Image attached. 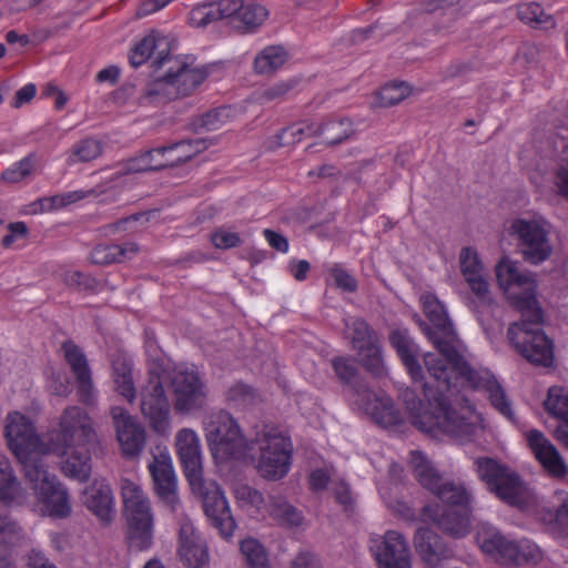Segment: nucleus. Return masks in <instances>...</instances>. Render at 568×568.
I'll return each instance as SVG.
<instances>
[{"label":"nucleus","instance_id":"nucleus-1","mask_svg":"<svg viewBox=\"0 0 568 568\" xmlns=\"http://www.w3.org/2000/svg\"><path fill=\"white\" fill-rule=\"evenodd\" d=\"M206 440L219 462L240 460L257 449L256 468L265 479H282L290 470L293 452L291 439L274 427L265 426L248 440L242 435L236 420L227 412L221 410L210 418Z\"/></svg>","mask_w":568,"mask_h":568},{"label":"nucleus","instance_id":"nucleus-2","mask_svg":"<svg viewBox=\"0 0 568 568\" xmlns=\"http://www.w3.org/2000/svg\"><path fill=\"white\" fill-rule=\"evenodd\" d=\"M424 375L423 390L428 405L417 396L415 390L406 387L400 390L399 398L405 405L412 424L419 430L436 434H447L460 440H469L478 429V417L470 407L458 413L452 407L450 396L455 394V387L446 389L440 381L430 374Z\"/></svg>","mask_w":568,"mask_h":568},{"label":"nucleus","instance_id":"nucleus-3","mask_svg":"<svg viewBox=\"0 0 568 568\" xmlns=\"http://www.w3.org/2000/svg\"><path fill=\"white\" fill-rule=\"evenodd\" d=\"M425 365L430 374L440 381L442 387L446 389L455 387V392H457L458 383L473 389H485L489 394L491 405L508 419H514L510 402L501 385L489 371H476L465 358L449 368L439 357L434 355L425 357Z\"/></svg>","mask_w":568,"mask_h":568},{"label":"nucleus","instance_id":"nucleus-4","mask_svg":"<svg viewBox=\"0 0 568 568\" xmlns=\"http://www.w3.org/2000/svg\"><path fill=\"white\" fill-rule=\"evenodd\" d=\"M122 516L125 520V539L131 550L144 551L154 539V513L148 495L131 479L121 480Z\"/></svg>","mask_w":568,"mask_h":568},{"label":"nucleus","instance_id":"nucleus-5","mask_svg":"<svg viewBox=\"0 0 568 568\" xmlns=\"http://www.w3.org/2000/svg\"><path fill=\"white\" fill-rule=\"evenodd\" d=\"M478 478L489 493L510 507L525 509L535 501V494L520 475L490 457L474 460Z\"/></svg>","mask_w":568,"mask_h":568},{"label":"nucleus","instance_id":"nucleus-6","mask_svg":"<svg viewBox=\"0 0 568 568\" xmlns=\"http://www.w3.org/2000/svg\"><path fill=\"white\" fill-rule=\"evenodd\" d=\"M206 149L203 140H182L170 145L150 149L120 164L121 174L156 172L190 161Z\"/></svg>","mask_w":568,"mask_h":568},{"label":"nucleus","instance_id":"nucleus-7","mask_svg":"<svg viewBox=\"0 0 568 568\" xmlns=\"http://www.w3.org/2000/svg\"><path fill=\"white\" fill-rule=\"evenodd\" d=\"M476 541L483 552L493 557L500 565L536 564L541 557L536 544L528 539L519 541L509 539L489 524L479 526Z\"/></svg>","mask_w":568,"mask_h":568},{"label":"nucleus","instance_id":"nucleus-8","mask_svg":"<svg viewBox=\"0 0 568 568\" xmlns=\"http://www.w3.org/2000/svg\"><path fill=\"white\" fill-rule=\"evenodd\" d=\"M423 307L432 326L422 323V329L438 349V354L427 353L424 358L428 355L437 356L450 368L464 358L456 348L457 334L453 323L448 318L444 305L435 296H424Z\"/></svg>","mask_w":568,"mask_h":568},{"label":"nucleus","instance_id":"nucleus-9","mask_svg":"<svg viewBox=\"0 0 568 568\" xmlns=\"http://www.w3.org/2000/svg\"><path fill=\"white\" fill-rule=\"evenodd\" d=\"M26 478L29 480L42 511L52 518H67L71 514L68 490L47 469L44 460L27 463Z\"/></svg>","mask_w":568,"mask_h":568},{"label":"nucleus","instance_id":"nucleus-10","mask_svg":"<svg viewBox=\"0 0 568 568\" xmlns=\"http://www.w3.org/2000/svg\"><path fill=\"white\" fill-rule=\"evenodd\" d=\"M165 73L145 90L151 101H169L192 93L207 77L203 70L191 68L186 62L171 58Z\"/></svg>","mask_w":568,"mask_h":568},{"label":"nucleus","instance_id":"nucleus-11","mask_svg":"<svg viewBox=\"0 0 568 568\" xmlns=\"http://www.w3.org/2000/svg\"><path fill=\"white\" fill-rule=\"evenodd\" d=\"M410 464L420 485L432 490L449 508L471 509L473 497L464 484L442 481L436 470L420 452H412Z\"/></svg>","mask_w":568,"mask_h":568},{"label":"nucleus","instance_id":"nucleus-12","mask_svg":"<svg viewBox=\"0 0 568 568\" xmlns=\"http://www.w3.org/2000/svg\"><path fill=\"white\" fill-rule=\"evenodd\" d=\"M549 223L542 217L516 219L510 225L511 235L517 239L524 260L538 265L548 260L552 253L549 240Z\"/></svg>","mask_w":568,"mask_h":568},{"label":"nucleus","instance_id":"nucleus-13","mask_svg":"<svg viewBox=\"0 0 568 568\" xmlns=\"http://www.w3.org/2000/svg\"><path fill=\"white\" fill-rule=\"evenodd\" d=\"M95 432L89 414L79 406L67 407L59 426L51 433L50 443L57 454H67L68 448L93 443Z\"/></svg>","mask_w":568,"mask_h":568},{"label":"nucleus","instance_id":"nucleus-14","mask_svg":"<svg viewBox=\"0 0 568 568\" xmlns=\"http://www.w3.org/2000/svg\"><path fill=\"white\" fill-rule=\"evenodd\" d=\"M4 438L7 445L26 473L27 463L43 460L39 454L41 439L32 422L24 415L13 412L6 418Z\"/></svg>","mask_w":568,"mask_h":568},{"label":"nucleus","instance_id":"nucleus-15","mask_svg":"<svg viewBox=\"0 0 568 568\" xmlns=\"http://www.w3.org/2000/svg\"><path fill=\"white\" fill-rule=\"evenodd\" d=\"M346 326L352 348L361 357L363 367L375 377L385 376L387 372L377 332L363 318H355Z\"/></svg>","mask_w":568,"mask_h":568},{"label":"nucleus","instance_id":"nucleus-16","mask_svg":"<svg viewBox=\"0 0 568 568\" xmlns=\"http://www.w3.org/2000/svg\"><path fill=\"white\" fill-rule=\"evenodd\" d=\"M507 336L516 351L531 364L545 367L552 364V343L541 328H527L525 325H510L507 331Z\"/></svg>","mask_w":568,"mask_h":568},{"label":"nucleus","instance_id":"nucleus-17","mask_svg":"<svg viewBox=\"0 0 568 568\" xmlns=\"http://www.w3.org/2000/svg\"><path fill=\"white\" fill-rule=\"evenodd\" d=\"M174 395V408L189 413L203 406L206 397L205 385L194 368L179 366L169 376Z\"/></svg>","mask_w":568,"mask_h":568},{"label":"nucleus","instance_id":"nucleus-18","mask_svg":"<svg viewBox=\"0 0 568 568\" xmlns=\"http://www.w3.org/2000/svg\"><path fill=\"white\" fill-rule=\"evenodd\" d=\"M148 384L141 393V412L158 434H166L170 428V402L165 395L159 372L150 369Z\"/></svg>","mask_w":568,"mask_h":568},{"label":"nucleus","instance_id":"nucleus-19","mask_svg":"<svg viewBox=\"0 0 568 568\" xmlns=\"http://www.w3.org/2000/svg\"><path fill=\"white\" fill-rule=\"evenodd\" d=\"M369 549L378 568H410V557L404 537L394 530L369 538Z\"/></svg>","mask_w":568,"mask_h":568},{"label":"nucleus","instance_id":"nucleus-20","mask_svg":"<svg viewBox=\"0 0 568 568\" xmlns=\"http://www.w3.org/2000/svg\"><path fill=\"white\" fill-rule=\"evenodd\" d=\"M176 452L184 475L193 491H203L204 479L200 439L192 429H181L176 435Z\"/></svg>","mask_w":568,"mask_h":568},{"label":"nucleus","instance_id":"nucleus-21","mask_svg":"<svg viewBox=\"0 0 568 568\" xmlns=\"http://www.w3.org/2000/svg\"><path fill=\"white\" fill-rule=\"evenodd\" d=\"M149 470L153 481V489L158 498L172 511L179 505L176 476L168 453H160L153 456L149 464Z\"/></svg>","mask_w":568,"mask_h":568},{"label":"nucleus","instance_id":"nucleus-22","mask_svg":"<svg viewBox=\"0 0 568 568\" xmlns=\"http://www.w3.org/2000/svg\"><path fill=\"white\" fill-rule=\"evenodd\" d=\"M61 349L75 377L77 393L80 400L85 405L93 404L95 402V389L92 372L84 352L72 341L63 342Z\"/></svg>","mask_w":568,"mask_h":568},{"label":"nucleus","instance_id":"nucleus-23","mask_svg":"<svg viewBox=\"0 0 568 568\" xmlns=\"http://www.w3.org/2000/svg\"><path fill=\"white\" fill-rule=\"evenodd\" d=\"M110 414L123 454L130 457L138 456L145 444L143 427L123 407L114 406Z\"/></svg>","mask_w":568,"mask_h":568},{"label":"nucleus","instance_id":"nucleus-24","mask_svg":"<svg viewBox=\"0 0 568 568\" xmlns=\"http://www.w3.org/2000/svg\"><path fill=\"white\" fill-rule=\"evenodd\" d=\"M471 509L446 508L438 505H425L422 509L424 520H430L444 532L462 538L469 532Z\"/></svg>","mask_w":568,"mask_h":568},{"label":"nucleus","instance_id":"nucleus-25","mask_svg":"<svg viewBox=\"0 0 568 568\" xmlns=\"http://www.w3.org/2000/svg\"><path fill=\"white\" fill-rule=\"evenodd\" d=\"M459 263L460 272L477 301L481 305H489L493 302L489 284L483 274V265L477 252L471 247H463Z\"/></svg>","mask_w":568,"mask_h":568},{"label":"nucleus","instance_id":"nucleus-26","mask_svg":"<svg viewBox=\"0 0 568 568\" xmlns=\"http://www.w3.org/2000/svg\"><path fill=\"white\" fill-rule=\"evenodd\" d=\"M203 498L204 513L211 525L215 527L221 536L230 537L235 528V521L225 496L216 488L210 491L204 484L203 491H194Z\"/></svg>","mask_w":568,"mask_h":568},{"label":"nucleus","instance_id":"nucleus-27","mask_svg":"<svg viewBox=\"0 0 568 568\" xmlns=\"http://www.w3.org/2000/svg\"><path fill=\"white\" fill-rule=\"evenodd\" d=\"M82 503L103 525H109L114 519V497L105 480H94L85 487Z\"/></svg>","mask_w":568,"mask_h":568},{"label":"nucleus","instance_id":"nucleus-28","mask_svg":"<svg viewBox=\"0 0 568 568\" xmlns=\"http://www.w3.org/2000/svg\"><path fill=\"white\" fill-rule=\"evenodd\" d=\"M170 41L166 37L152 32L138 42L129 54L130 64L138 68L146 62L151 57L155 55L153 65L156 69L162 68L171 62Z\"/></svg>","mask_w":568,"mask_h":568},{"label":"nucleus","instance_id":"nucleus-29","mask_svg":"<svg viewBox=\"0 0 568 568\" xmlns=\"http://www.w3.org/2000/svg\"><path fill=\"white\" fill-rule=\"evenodd\" d=\"M526 440L536 458L551 476L560 478L567 475V465L544 433L530 429L526 433Z\"/></svg>","mask_w":568,"mask_h":568},{"label":"nucleus","instance_id":"nucleus-30","mask_svg":"<svg viewBox=\"0 0 568 568\" xmlns=\"http://www.w3.org/2000/svg\"><path fill=\"white\" fill-rule=\"evenodd\" d=\"M178 552L187 568H202L209 561L207 548L189 521L180 525Z\"/></svg>","mask_w":568,"mask_h":568},{"label":"nucleus","instance_id":"nucleus-31","mask_svg":"<svg viewBox=\"0 0 568 568\" xmlns=\"http://www.w3.org/2000/svg\"><path fill=\"white\" fill-rule=\"evenodd\" d=\"M544 407L560 422L554 430V437L568 449V393L561 387H550Z\"/></svg>","mask_w":568,"mask_h":568},{"label":"nucleus","instance_id":"nucleus-32","mask_svg":"<svg viewBox=\"0 0 568 568\" xmlns=\"http://www.w3.org/2000/svg\"><path fill=\"white\" fill-rule=\"evenodd\" d=\"M414 544L422 559L429 566L437 565L442 559L449 558L453 554L442 538L427 527H419L416 530Z\"/></svg>","mask_w":568,"mask_h":568},{"label":"nucleus","instance_id":"nucleus-33","mask_svg":"<svg viewBox=\"0 0 568 568\" xmlns=\"http://www.w3.org/2000/svg\"><path fill=\"white\" fill-rule=\"evenodd\" d=\"M388 338L412 379H424L423 368L416 356L417 348L410 338L408 331L406 328L393 329Z\"/></svg>","mask_w":568,"mask_h":568},{"label":"nucleus","instance_id":"nucleus-34","mask_svg":"<svg viewBox=\"0 0 568 568\" xmlns=\"http://www.w3.org/2000/svg\"><path fill=\"white\" fill-rule=\"evenodd\" d=\"M332 368L337 379L349 387V389L366 399H371L368 385L359 377V371L352 357L336 356L331 359Z\"/></svg>","mask_w":568,"mask_h":568},{"label":"nucleus","instance_id":"nucleus-35","mask_svg":"<svg viewBox=\"0 0 568 568\" xmlns=\"http://www.w3.org/2000/svg\"><path fill=\"white\" fill-rule=\"evenodd\" d=\"M139 252L140 246L135 242H125L123 244H100L91 251L90 260L97 265L123 263L133 258Z\"/></svg>","mask_w":568,"mask_h":568},{"label":"nucleus","instance_id":"nucleus-36","mask_svg":"<svg viewBox=\"0 0 568 568\" xmlns=\"http://www.w3.org/2000/svg\"><path fill=\"white\" fill-rule=\"evenodd\" d=\"M111 364L115 390L129 402H133L136 389L132 376V361L125 354L118 353L113 355Z\"/></svg>","mask_w":568,"mask_h":568},{"label":"nucleus","instance_id":"nucleus-37","mask_svg":"<svg viewBox=\"0 0 568 568\" xmlns=\"http://www.w3.org/2000/svg\"><path fill=\"white\" fill-rule=\"evenodd\" d=\"M62 455L65 458L62 462L61 469L65 476L79 481L89 479L91 474V456L87 445L68 448L67 454Z\"/></svg>","mask_w":568,"mask_h":568},{"label":"nucleus","instance_id":"nucleus-38","mask_svg":"<svg viewBox=\"0 0 568 568\" xmlns=\"http://www.w3.org/2000/svg\"><path fill=\"white\" fill-rule=\"evenodd\" d=\"M557 504L554 509H542L540 519L549 527L552 534L568 539V493H556Z\"/></svg>","mask_w":568,"mask_h":568},{"label":"nucleus","instance_id":"nucleus-39","mask_svg":"<svg viewBox=\"0 0 568 568\" xmlns=\"http://www.w3.org/2000/svg\"><path fill=\"white\" fill-rule=\"evenodd\" d=\"M496 277L499 286L505 291L513 287L530 291L535 286L531 275L520 272L517 265L509 260H501L498 263L496 266Z\"/></svg>","mask_w":568,"mask_h":568},{"label":"nucleus","instance_id":"nucleus-40","mask_svg":"<svg viewBox=\"0 0 568 568\" xmlns=\"http://www.w3.org/2000/svg\"><path fill=\"white\" fill-rule=\"evenodd\" d=\"M315 126L317 128L315 136H322L327 146L342 143L353 133L352 123L347 119L315 123Z\"/></svg>","mask_w":568,"mask_h":568},{"label":"nucleus","instance_id":"nucleus-41","mask_svg":"<svg viewBox=\"0 0 568 568\" xmlns=\"http://www.w3.org/2000/svg\"><path fill=\"white\" fill-rule=\"evenodd\" d=\"M267 16L268 12L263 6L243 2L240 14L235 18V22H233V28L241 33L253 31L264 22Z\"/></svg>","mask_w":568,"mask_h":568},{"label":"nucleus","instance_id":"nucleus-42","mask_svg":"<svg viewBox=\"0 0 568 568\" xmlns=\"http://www.w3.org/2000/svg\"><path fill=\"white\" fill-rule=\"evenodd\" d=\"M286 52L280 45L265 48L254 60V70L258 74H272L286 61Z\"/></svg>","mask_w":568,"mask_h":568},{"label":"nucleus","instance_id":"nucleus-43","mask_svg":"<svg viewBox=\"0 0 568 568\" xmlns=\"http://www.w3.org/2000/svg\"><path fill=\"white\" fill-rule=\"evenodd\" d=\"M371 398L375 397V405L372 408V417L383 427L396 426L403 422L400 412L395 407L389 397H377L371 392Z\"/></svg>","mask_w":568,"mask_h":568},{"label":"nucleus","instance_id":"nucleus-44","mask_svg":"<svg viewBox=\"0 0 568 568\" xmlns=\"http://www.w3.org/2000/svg\"><path fill=\"white\" fill-rule=\"evenodd\" d=\"M101 153L102 144L95 139L87 138L72 145L68 153L67 162L70 165L90 162L99 158Z\"/></svg>","mask_w":568,"mask_h":568},{"label":"nucleus","instance_id":"nucleus-45","mask_svg":"<svg viewBox=\"0 0 568 568\" xmlns=\"http://www.w3.org/2000/svg\"><path fill=\"white\" fill-rule=\"evenodd\" d=\"M518 18L534 28L548 29L555 27L551 16L546 14L540 4L530 2L518 6Z\"/></svg>","mask_w":568,"mask_h":568},{"label":"nucleus","instance_id":"nucleus-46","mask_svg":"<svg viewBox=\"0 0 568 568\" xmlns=\"http://www.w3.org/2000/svg\"><path fill=\"white\" fill-rule=\"evenodd\" d=\"M240 551L250 568H267L268 556L264 546L254 538H246L240 544Z\"/></svg>","mask_w":568,"mask_h":568},{"label":"nucleus","instance_id":"nucleus-47","mask_svg":"<svg viewBox=\"0 0 568 568\" xmlns=\"http://www.w3.org/2000/svg\"><path fill=\"white\" fill-rule=\"evenodd\" d=\"M20 485L13 474L11 464L6 458H0V499L9 503L19 496Z\"/></svg>","mask_w":568,"mask_h":568},{"label":"nucleus","instance_id":"nucleus-48","mask_svg":"<svg viewBox=\"0 0 568 568\" xmlns=\"http://www.w3.org/2000/svg\"><path fill=\"white\" fill-rule=\"evenodd\" d=\"M317 128L315 123H301L287 126L276 134V145H293L303 138H312L316 135Z\"/></svg>","mask_w":568,"mask_h":568},{"label":"nucleus","instance_id":"nucleus-49","mask_svg":"<svg viewBox=\"0 0 568 568\" xmlns=\"http://www.w3.org/2000/svg\"><path fill=\"white\" fill-rule=\"evenodd\" d=\"M221 20L215 1L196 4L189 13V21L193 27L203 28Z\"/></svg>","mask_w":568,"mask_h":568},{"label":"nucleus","instance_id":"nucleus-50","mask_svg":"<svg viewBox=\"0 0 568 568\" xmlns=\"http://www.w3.org/2000/svg\"><path fill=\"white\" fill-rule=\"evenodd\" d=\"M227 119V109L217 108L207 111L206 113L194 118L192 125L195 132L201 131H215L222 128Z\"/></svg>","mask_w":568,"mask_h":568},{"label":"nucleus","instance_id":"nucleus-51","mask_svg":"<svg viewBox=\"0 0 568 568\" xmlns=\"http://www.w3.org/2000/svg\"><path fill=\"white\" fill-rule=\"evenodd\" d=\"M63 282L67 286L78 291L94 292L98 288L99 282L89 274L79 271H69L63 275Z\"/></svg>","mask_w":568,"mask_h":568},{"label":"nucleus","instance_id":"nucleus-52","mask_svg":"<svg viewBox=\"0 0 568 568\" xmlns=\"http://www.w3.org/2000/svg\"><path fill=\"white\" fill-rule=\"evenodd\" d=\"M409 93V89L404 83H392L382 88L379 100L383 106H392L402 102Z\"/></svg>","mask_w":568,"mask_h":568},{"label":"nucleus","instance_id":"nucleus-53","mask_svg":"<svg viewBox=\"0 0 568 568\" xmlns=\"http://www.w3.org/2000/svg\"><path fill=\"white\" fill-rule=\"evenodd\" d=\"M272 515L278 523L286 527H296L302 523L301 513L288 504H278L273 510Z\"/></svg>","mask_w":568,"mask_h":568},{"label":"nucleus","instance_id":"nucleus-54","mask_svg":"<svg viewBox=\"0 0 568 568\" xmlns=\"http://www.w3.org/2000/svg\"><path fill=\"white\" fill-rule=\"evenodd\" d=\"M32 168L33 165L31 159L24 158L17 162L13 166L3 171L0 179L9 183L20 182L31 173Z\"/></svg>","mask_w":568,"mask_h":568},{"label":"nucleus","instance_id":"nucleus-55","mask_svg":"<svg viewBox=\"0 0 568 568\" xmlns=\"http://www.w3.org/2000/svg\"><path fill=\"white\" fill-rule=\"evenodd\" d=\"M255 397L254 389L244 383H236L227 390V399L235 405L245 406L252 404Z\"/></svg>","mask_w":568,"mask_h":568},{"label":"nucleus","instance_id":"nucleus-56","mask_svg":"<svg viewBox=\"0 0 568 568\" xmlns=\"http://www.w3.org/2000/svg\"><path fill=\"white\" fill-rule=\"evenodd\" d=\"M329 276L334 285L345 292L353 293L357 290L356 278L337 265L329 270Z\"/></svg>","mask_w":568,"mask_h":568},{"label":"nucleus","instance_id":"nucleus-57","mask_svg":"<svg viewBox=\"0 0 568 568\" xmlns=\"http://www.w3.org/2000/svg\"><path fill=\"white\" fill-rule=\"evenodd\" d=\"M144 348L149 361L155 365L153 369L158 372L163 363V352L155 339L154 333L150 329L144 332Z\"/></svg>","mask_w":568,"mask_h":568},{"label":"nucleus","instance_id":"nucleus-58","mask_svg":"<svg viewBox=\"0 0 568 568\" xmlns=\"http://www.w3.org/2000/svg\"><path fill=\"white\" fill-rule=\"evenodd\" d=\"M211 241L212 244L220 250L236 247L241 244V239L237 233L225 230H217L212 233Z\"/></svg>","mask_w":568,"mask_h":568},{"label":"nucleus","instance_id":"nucleus-59","mask_svg":"<svg viewBox=\"0 0 568 568\" xmlns=\"http://www.w3.org/2000/svg\"><path fill=\"white\" fill-rule=\"evenodd\" d=\"M221 20L227 19L233 28L235 18L239 17L243 0H219L215 1Z\"/></svg>","mask_w":568,"mask_h":568},{"label":"nucleus","instance_id":"nucleus-60","mask_svg":"<svg viewBox=\"0 0 568 568\" xmlns=\"http://www.w3.org/2000/svg\"><path fill=\"white\" fill-rule=\"evenodd\" d=\"M8 233L2 237L1 245L6 248L10 247L18 239L26 237L28 227L24 222H14L7 225Z\"/></svg>","mask_w":568,"mask_h":568},{"label":"nucleus","instance_id":"nucleus-61","mask_svg":"<svg viewBox=\"0 0 568 568\" xmlns=\"http://www.w3.org/2000/svg\"><path fill=\"white\" fill-rule=\"evenodd\" d=\"M296 83L297 82L295 80L278 82V83L274 84L273 87L266 89L263 92L262 98L266 101L281 99L287 92H290L296 85Z\"/></svg>","mask_w":568,"mask_h":568},{"label":"nucleus","instance_id":"nucleus-62","mask_svg":"<svg viewBox=\"0 0 568 568\" xmlns=\"http://www.w3.org/2000/svg\"><path fill=\"white\" fill-rule=\"evenodd\" d=\"M236 497L256 508H258L264 503L263 495L257 489L247 485L237 487Z\"/></svg>","mask_w":568,"mask_h":568},{"label":"nucleus","instance_id":"nucleus-63","mask_svg":"<svg viewBox=\"0 0 568 568\" xmlns=\"http://www.w3.org/2000/svg\"><path fill=\"white\" fill-rule=\"evenodd\" d=\"M291 568H320V560L310 550H301L291 564Z\"/></svg>","mask_w":568,"mask_h":568},{"label":"nucleus","instance_id":"nucleus-64","mask_svg":"<svg viewBox=\"0 0 568 568\" xmlns=\"http://www.w3.org/2000/svg\"><path fill=\"white\" fill-rule=\"evenodd\" d=\"M19 531L20 527L17 523L11 520L8 516L0 515V545L11 541Z\"/></svg>","mask_w":568,"mask_h":568}]
</instances>
